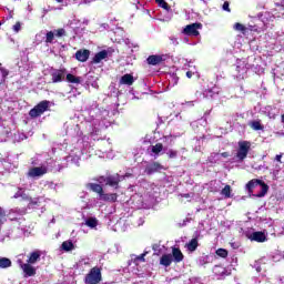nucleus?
<instances>
[{
    "label": "nucleus",
    "mask_w": 284,
    "mask_h": 284,
    "mask_svg": "<svg viewBox=\"0 0 284 284\" xmlns=\"http://www.w3.org/2000/svg\"><path fill=\"white\" fill-rule=\"evenodd\" d=\"M90 119L87 120L83 125H85L87 131L91 134L93 141H97V134H99L100 130L108 128L110 122L108 121V116H110V111L101 110L99 108H94L89 112Z\"/></svg>",
    "instance_id": "1"
},
{
    "label": "nucleus",
    "mask_w": 284,
    "mask_h": 284,
    "mask_svg": "<svg viewBox=\"0 0 284 284\" xmlns=\"http://www.w3.org/2000/svg\"><path fill=\"white\" fill-rule=\"evenodd\" d=\"M246 190H247L250 196H254L255 199H263V196H265V194H267L270 186L261 180H251L246 184Z\"/></svg>",
    "instance_id": "2"
},
{
    "label": "nucleus",
    "mask_w": 284,
    "mask_h": 284,
    "mask_svg": "<svg viewBox=\"0 0 284 284\" xmlns=\"http://www.w3.org/2000/svg\"><path fill=\"white\" fill-rule=\"evenodd\" d=\"M252 68V64L247 61V59H239L235 63V78L239 81H243V79H247V72Z\"/></svg>",
    "instance_id": "3"
},
{
    "label": "nucleus",
    "mask_w": 284,
    "mask_h": 284,
    "mask_svg": "<svg viewBox=\"0 0 284 284\" xmlns=\"http://www.w3.org/2000/svg\"><path fill=\"white\" fill-rule=\"evenodd\" d=\"M250 150H252V142L240 141L237 143V151L235 155L236 161H239L240 163L245 161V159H247V154H250Z\"/></svg>",
    "instance_id": "4"
},
{
    "label": "nucleus",
    "mask_w": 284,
    "mask_h": 284,
    "mask_svg": "<svg viewBox=\"0 0 284 284\" xmlns=\"http://www.w3.org/2000/svg\"><path fill=\"white\" fill-rule=\"evenodd\" d=\"M50 110V101L44 100L38 103L33 109L30 110L29 115L31 119H37L41 116L44 112H48Z\"/></svg>",
    "instance_id": "5"
},
{
    "label": "nucleus",
    "mask_w": 284,
    "mask_h": 284,
    "mask_svg": "<svg viewBox=\"0 0 284 284\" xmlns=\"http://www.w3.org/2000/svg\"><path fill=\"white\" fill-rule=\"evenodd\" d=\"M199 30H203V24L200 22L187 24L183 28L182 34H185V37H199L201 32Z\"/></svg>",
    "instance_id": "6"
},
{
    "label": "nucleus",
    "mask_w": 284,
    "mask_h": 284,
    "mask_svg": "<svg viewBox=\"0 0 284 284\" xmlns=\"http://www.w3.org/2000/svg\"><path fill=\"white\" fill-rule=\"evenodd\" d=\"M100 281H102L101 268L97 266L91 268L84 278L87 284H99Z\"/></svg>",
    "instance_id": "7"
},
{
    "label": "nucleus",
    "mask_w": 284,
    "mask_h": 284,
    "mask_svg": "<svg viewBox=\"0 0 284 284\" xmlns=\"http://www.w3.org/2000/svg\"><path fill=\"white\" fill-rule=\"evenodd\" d=\"M81 156H83V150L81 148H74L71 150L69 156H67V163H71V165H77V168H79Z\"/></svg>",
    "instance_id": "8"
},
{
    "label": "nucleus",
    "mask_w": 284,
    "mask_h": 284,
    "mask_svg": "<svg viewBox=\"0 0 284 284\" xmlns=\"http://www.w3.org/2000/svg\"><path fill=\"white\" fill-rule=\"evenodd\" d=\"M18 263L27 278L37 274V267H34V264H30L29 262L23 263L21 260H18Z\"/></svg>",
    "instance_id": "9"
},
{
    "label": "nucleus",
    "mask_w": 284,
    "mask_h": 284,
    "mask_svg": "<svg viewBox=\"0 0 284 284\" xmlns=\"http://www.w3.org/2000/svg\"><path fill=\"white\" fill-rule=\"evenodd\" d=\"M13 199H22V201H29V207H34V205H39V199H30L23 189H19L17 193L13 195Z\"/></svg>",
    "instance_id": "10"
},
{
    "label": "nucleus",
    "mask_w": 284,
    "mask_h": 284,
    "mask_svg": "<svg viewBox=\"0 0 284 284\" xmlns=\"http://www.w3.org/2000/svg\"><path fill=\"white\" fill-rule=\"evenodd\" d=\"M44 174H48V166H34L28 171V176H30V179H40V176H43Z\"/></svg>",
    "instance_id": "11"
},
{
    "label": "nucleus",
    "mask_w": 284,
    "mask_h": 284,
    "mask_svg": "<svg viewBox=\"0 0 284 284\" xmlns=\"http://www.w3.org/2000/svg\"><path fill=\"white\" fill-rule=\"evenodd\" d=\"M65 69H53L51 71V81L52 83H61V81H65Z\"/></svg>",
    "instance_id": "12"
},
{
    "label": "nucleus",
    "mask_w": 284,
    "mask_h": 284,
    "mask_svg": "<svg viewBox=\"0 0 284 284\" xmlns=\"http://www.w3.org/2000/svg\"><path fill=\"white\" fill-rule=\"evenodd\" d=\"M219 94V88L213 87L211 89H205L203 92L196 91V99H214V95Z\"/></svg>",
    "instance_id": "13"
},
{
    "label": "nucleus",
    "mask_w": 284,
    "mask_h": 284,
    "mask_svg": "<svg viewBox=\"0 0 284 284\" xmlns=\"http://www.w3.org/2000/svg\"><path fill=\"white\" fill-rule=\"evenodd\" d=\"M123 179H125V176L119 175V173L108 175L106 185H109L110 187H114L115 190H119V183H121Z\"/></svg>",
    "instance_id": "14"
},
{
    "label": "nucleus",
    "mask_w": 284,
    "mask_h": 284,
    "mask_svg": "<svg viewBox=\"0 0 284 284\" xmlns=\"http://www.w3.org/2000/svg\"><path fill=\"white\" fill-rule=\"evenodd\" d=\"M250 241H255V243H265L267 241V234L263 231H255L248 234Z\"/></svg>",
    "instance_id": "15"
},
{
    "label": "nucleus",
    "mask_w": 284,
    "mask_h": 284,
    "mask_svg": "<svg viewBox=\"0 0 284 284\" xmlns=\"http://www.w3.org/2000/svg\"><path fill=\"white\" fill-rule=\"evenodd\" d=\"M42 254H43V252H41L39 250H34V251L30 252L27 256V263H29L31 265H37V263H39V261H41Z\"/></svg>",
    "instance_id": "16"
},
{
    "label": "nucleus",
    "mask_w": 284,
    "mask_h": 284,
    "mask_svg": "<svg viewBox=\"0 0 284 284\" xmlns=\"http://www.w3.org/2000/svg\"><path fill=\"white\" fill-rule=\"evenodd\" d=\"M163 170H165V166H163L161 163L159 162H152L149 165H146L145 168V174H155V172H163Z\"/></svg>",
    "instance_id": "17"
},
{
    "label": "nucleus",
    "mask_w": 284,
    "mask_h": 284,
    "mask_svg": "<svg viewBox=\"0 0 284 284\" xmlns=\"http://www.w3.org/2000/svg\"><path fill=\"white\" fill-rule=\"evenodd\" d=\"M148 152L151 154V156H154V159H159V156H161V154L164 152L163 144L156 143L151 145L149 146Z\"/></svg>",
    "instance_id": "18"
},
{
    "label": "nucleus",
    "mask_w": 284,
    "mask_h": 284,
    "mask_svg": "<svg viewBox=\"0 0 284 284\" xmlns=\"http://www.w3.org/2000/svg\"><path fill=\"white\" fill-rule=\"evenodd\" d=\"M116 199H119V195L116 193H105L103 191L99 197L100 201H105L106 203H116Z\"/></svg>",
    "instance_id": "19"
},
{
    "label": "nucleus",
    "mask_w": 284,
    "mask_h": 284,
    "mask_svg": "<svg viewBox=\"0 0 284 284\" xmlns=\"http://www.w3.org/2000/svg\"><path fill=\"white\" fill-rule=\"evenodd\" d=\"M213 273L215 276H217V278H225V276L230 275V272H227V270L222 265H215L213 267Z\"/></svg>",
    "instance_id": "20"
},
{
    "label": "nucleus",
    "mask_w": 284,
    "mask_h": 284,
    "mask_svg": "<svg viewBox=\"0 0 284 284\" xmlns=\"http://www.w3.org/2000/svg\"><path fill=\"white\" fill-rule=\"evenodd\" d=\"M145 256H148V251H144L141 255H132L129 265H139L140 263H145Z\"/></svg>",
    "instance_id": "21"
},
{
    "label": "nucleus",
    "mask_w": 284,
    "mask_h": 284,
    "mask_svg": "<svg viewBox=\"0 0 284 284\" xmlns=\"http://www.w3.org/2000/svg\"><path fill=\"white\" fill-rule=\"evenodd\" d=\"M75 59L81 61V63H85L88 59H90V50H79L75 52Z\"/></svg>",
    "instance_id": "22"
},
{
    "label": "nucleus",
    "mask_w": 284,
    "mask_h": 284,
    "mask_svg": "<svg viewBox=\"0 0 284 284\" xmlns=\"http://www.w3.org/2000/svg\"><path fill=\"white\" fill-rule=\"evenodd\" d=\"M174 263H181L184 258L183 252H181V248L173 247L172 254H171Z\"/></svg>",
    "instance_id": "23"
},
{
    "label": "nucleus",
    "mask_w": 284,
    "mask_h": 284,
    "mask_svg": "<svg viewBox=\"0 0 284 284\" xmlns=\"http://www.w3.org/2000/svg\"><path fill=\"white\" fill-rule=\"evenodd\" d=\"M120 85H132L134 83V77L130 73H126L121 77Z\"/></svg>",
    "instance_id": "24"
},
{
    "label": "nucleus",
    "mask_w": 284,
    "mask_h": 284,
    "mask_svg": "<svg viewBox=\"0 0 284 284\" xmlns=\"http://www.w3.org/2000/svg\"><path fill=\"white\" fill-rule=\"evenodd\" d=\"M65 81L68 83H73L74 85H79V83H81L83 81V79L81 77H77L72 73H67Z\"/></svg>",
    "instance_id": "25"
},
{
    "label": "nucleus",
    "mask_w": 284,
    "mask_h": 284,
    "mask_svg": "<svg viewBox=\"0 0 284 284\" xmlns=\"http://www.w3.org/2000/svg\"><path fill=\"white\" fill-rule=\"evenodd\" d=\"M172 254H164L160 258V265H163V267H170L172 265Z\"/></svg>",
    "instance_id": "26"
},
{
    "label": "nucleus",
    "mask_w": 284,
    "mask_h": 284,
    "mask_svg": "<svg viewBox=\"0 0 284 284\" xmlns=\"http://www.w3.org/2000/svg\"><path fill=\"white\" fill-rule=\"evenodd\" d=\"M82 225H87V227H90L91 230H97V226L99 225V220L97 217H88L84 220V223Z\"/></svg>",
    "instance_id": "27"
},
{
    "label": "nucleus",
    "mask_w": 284,
    "mask_h": 284,
    "mask_svg": "<svg viewBox=\"0 0 284 284\" xmlns=\"http://www.w3.org/2000/svg\"><path fill=\"white\" fill-rule=\"evenodd\" d=\"M103 59H108V51L102 50L93 57V63H101Z\"/></svg>",
    "instance_id": "28"
},
{
    "label": "nucleus",
    "mask_w": 284,
    "mask_h": 284,
    "mask_svg": "<svg viewBox=\"0 0 284 284\" xmlns=\"http://www.w3.org/2000/svg\"><path fill=\"white\" fill-rule=\"evenodd\" d=\"M210 263H212V257H210V255H202L197 260V265L201 267H205V265H210Z\"/></svg>",
    "instance_id": "29"
},
{
    "label": "nucleus",
    "mask_w": 284,
    "mask_h": 284,
    "mask_svg": "<svg viewBox=\"0 0 284 284\" xmlns=\"http://www.w3.org/2000/svg\"><path fill=\"white\" fill-rule=\"evenodd\" d=\"M88 187H89V190H92V192H95V194H98L99 196H101V194L103 192V186H101L100 184H97V183H89Z\"/></svg>",
    "instance_id": "30"
},
{
    "label": "nucleus",
    "mask_w": 284,
    "mask_h": 284,
    "mask_svg": "<svg viewBox=\"0 0 284 284\" xmlns=\"http://www.w3.org/2000/svg\"><path fill=\"white\" fill-rule=\"evenodd\" d=\"M146 61L149 65H159L163 61V58L161 55H150Z\"/></svg>",
    "instance_id": "31"
},
{
    "label": "nucleus",
    "mask_w": 284,
    "mask_h": 284,
    "mask_svg": "<svg viewBox=\"0 0 284 284\" xmlns=\"http://www.w3.org/2000/svg\"><path fill=\"white\" fill-rule=\"evenodd\" d=\"M186 250L189 252H196V247H199V240L197 239H192L186 245Z\"/></svg>",
    "instance_id": "32"
},
{
    "label": "nucleus",
    "mask_w": 284,
    "mask_h": 284,
    "mask_svg": "<svg viewBox=\"0 0 284 284\" xmlns=\"http://www.w3.org/2000/svg\"><path fill=\"white\" fill-rule=\"evenodd\" d=\"M12 267V261L8 257H0V270H8Z\"/></svg>",
    "instance_id": "33"
},
{
    "label": "nucleus",
    "mask_w": 284,
    "mask_h": 284,
    "mask_svg": "<svg viewBox=\"0 0 284 284\" xmlns=\"http://www.w3.org/2000/svg\"><path fill=\"white\" fill-rule=\"evenodd\" d=\"M61 247L64 252H72L74 250V243L72 241H64Z\"/></svg>",
    "instance_id": "34"
},
{
    "label": "nucleus",
    "mask_w": 284,
    "mask_h": 284,
    "mask_svg": "<svg viewBox=\"0 0 284 284\" xmlns=\"http://www.w3.org/2000/svg\"><path fill=\"white\" fill-rule=\"evenodd\" d=\"M222 196H225V199L232 197V186L225 185L224 189L221 191Z\"/></svg>",
    "instance_id": "35"
},
{
    "label": "nucleus",
    "mask_w": 284,
    "mask_h": 284,
    "mask_svg": "<svg viewBox=\"0 0 284 284\" xmlns=\"http://www.w3.org/2000/svg\"><path fill=\"white\" fill-rule=\"evenodd\" d=\"M23 236V229H13L11 232V239H21Z\"/></svg>",
    "instance_id": "36"
},
{
    "label": "nucleus",
    "mask_w": 284,
    "mask_h": 284,
    "mask_svg": "<svg viewBox=\"0 0 284 284\" xmlns=\"http://www.w3.org/2000/svg\"><path fill=\"white\" fill-rule=\"evenodd\" d=\"M155 3L159 6V8L170 11V4H168V2H165V0H155Z\"/></svg>",
    "instance_id": "37"
},
{
    "label": "nucleus",
    "mask_w": 284,
    "mask_h": 284,
    "mask_svg": "<svg viewBox=\"0 0 284 284\" xmlns=\"http://www.w3.org/2000/svg\"><path fill=\"white\" fill-rule=\"evenodd\" d=\"M179 83V77L176 74L169 75V85L174 87Z\"/></svg>",
    "instance_id": "38"
},
{
    "label": "nucleus",
    "mask_w": 284,
    "mask_h": 284,
    "mask_svg": "<svg viewBox=\"0 0 284 284\" xmlns=\"http://www.w3.org/2000/svg\"><path fill=\"white\" fill-rule=\"evenodd\" d=\"M54 33L52 31L47 32L45 43H54Z\"/></svg>",
    "instance_id": "39"
},
{
    "label": "nucleus",
    "mask_w": 284,
    "mask_h": 284,
    "mask_svg": "<svg viewBox=\"0 0 284 284\" xmlns=\"http://www.w3.org/2000/svg\"><path fill=\"white\" fill-rule=\"evenodd\" d=\"M215 254L220 256V258H226L227 256V250L225 248H217Z\"/></svg>",
    "instance_id": "40"
},
{
    "label": "nucleus",
    "mask_w": 284,
    "mask_h": 284,
    "mask_svg": "<svg viewBox=\"0 0 284 284\" xmlns=\"http://www.w3.org/2000/svg\"><path fill=\"white\" fill-rule=\"evenodd\" d=\"M166 155L169 156V159H176L179 156V151L171 149L166 151Z\"/></svg>",
    "instance_id": "41"
},
{
    "label": "nucleus",
    "mask_w": 284,
    "mask_h": 284,
    "mask_svg": "<svg viewBox=\"0 0 284 284\" xmlns=\"http://www.w3.org/2000/svg\"><path fill=\"white\" fill-rule=\"evenodd\" d=\"M251 128H252L253 130H263V125H261V121H253V122L251 123Z\"/></svg>",
    "instance_id": "42"
},
{
    "label": "nucleus",
    "mask_w": 284,
    "mask_h": 284,
    "mask_svg": "<svg viewBox=\"0 0 284 284\" xmlns=\"http://www.w3.org/2000/svg\"><path fill=\"white\" fill-rule=\"evenodd\" d=\"M78 6H90L95 0H74Z\"/></svg>",
    "instance_id": "43"
},
{
    "label": "nucleus",
    "mask_w": 284,
    "mask_h": 284,
    "mask_svg": "<svg viewBox=\"0 0 284 284\" xmlns=\"http://www.w3.org/2000/svg\"><path fill=\"white\" fill-rule=\"evenodd\" d=\"M233 28L237 32H245V26H243L242 23L236 22Z\"/></svg>",
    "instance_id": "44"
},
{
    "label": "nucleus",
    "mask_w": 284,
    "mask_h": 284,
    "mask_svg": "<svg viewBox=\"0 0 284 284\" xmlns=\"http://www.w3.org/2000/svg\"><path fill=\"white\" fill-rule=\"evenodd\" d=\"M54 36L58 38L65 37V29H58L53 31Z\"/></svg>",
    "instance_id": "45"
},
{
    "label": "nucleus",
    "mask_w": 284,
    "mask_h": 284,
    "mask_svg": "<svg viewBox=\"0 0 284 284\" xmlns=\"http://www.w3.org/2000/svg\"><path fill=\"white\" fill-rule=\"evenodd\" d=\"M9 72L6 70V68H0V78L1 81H6V78L8 77Z\"/></svg>",
    "instance_id": "46"
},
{
    "label": "nucleus",
    "mask_w": 284,
    "mask_h": 284,
    "mask_svg": "<svg viewBox=\"0 0 284 284\" xmlns=\"http://www.w3.org/2000/svg\"><path fill=\"white\" fill-rule=\"evenodd\" d=\"M14 212L17 214H19L20 216H23V214H26V209H16V210H11L10 214H14Z\"/></svg>",
    "instance_id": "47"
},
{
    "label": "nucleus",
    "mask_w": 284,
    "mask_h": 284,
    "mask_svg": "<svg viewBox=\"0 0 284 284\" xmlns=\"http://www.w3.org/2000/svg\"><path fill=\"white\" fill-rule=\"evenodd\" d=\"M169 40L171 41L172 45H179V38H176L175 36H170Z\"/></svg>",
    "instance_id": "48"
},
{
    "label": "nucleus",
    "mask_w": 284,
    "mask_h": 284,
    "mask_svg": "<svg viewBox=\"0 0 284 284\" xmlns=\"http://www.w3.org/2000/svg\"><path fill=\"white\" fill-rule=\"evenodd\" d=\"M195 74H196V67H193V70H189L186 72L187 79H192V77L195 75Z\"/></svg>",
    "instance_id": "49"
},
{
    "label": "nucleus",
    "mask_w": 284,
    "mask_h": 284,
    "mask_svg": "<svg viewBox=\"0 0 284 284\" xmlns=\"http://www.w3.org/2000/svg\"><path fill=\"white\" fill-rule=\"evenodd\" d=\"M215 159H221L223 156L224 159H227L230 156V153L223 152V153H214Z\"/></svg>",
    "instance_id": "50"
},
{
    "label": "nucleus",
    "mask_w": 284,
    "mask_h": 284,
    "mask_svg": "<svg viewBox=\"0 0 284 284\" xmlns=\"http://www.w3.org/2000/svg\"><path fill=\"white\" fill-rule=\"evenodd\" d=\"M13 32H21V22H17L13 27H12Z\"/></svg>",
    "instance_id": "51"
},
{
    "label": "nucleus",
    "mask_w": 284,
    "mask_h": 284,
    "mask_svg": "<svg viewBox=\"0 0 284 284\" xmlns=\"http://www.w3.org/2000/svg\"><path fill=\"white\" fill-rule=\"evenodd\" d=\"M3 219H6V212L0 207V225H3Z\"/></svg>",
    "instance_id": "52"
},
{
    "label": "nucleus",
    "mask_w": 284,
    "mask_h": 284,
    "mask_svg": "<svg viewBox=\"0 0 284 284\" xmlns=\"http://www.w3.org/2000/svg\"><path fill=\"white\" fill-rule=\"evenodd\" d=\"M97 181L98 183H105L108 185V176H99Z\"/></svg>",
    "instance_id": "53"
},
{
    "label": "nucleus",
    "mask_w": 284,
    "mask_h": 284,
    "mask_svg": "<svg viewBox=\"0 0 284 284\" xmlns=\"http://www.w3.org/2000/svg\"><path fill=\"white\" fill-rule=\"evenodd\" d=\"M222 10H224L225 12H231L230 2L225 1L222 6Z\"/></svg>",
    "instance_id": "54"
},
{
    "label": "nucleus",
    "mask_w": 284,
    "mask_h": 284,
    "mask_svg": "<svg viewBox=\"0 0 284 284\" xmlns=\"http://www.w3.org/2000/svg\"><path fill=\"white\" fill-rule=\"evenodd\" d=\"M7 236H10V235H6V234L0 233V243H3V241H6Z\"/></svg>",
    "instance_id": "55"
},
{
    "label": "nucleus",
    "mask_w": 284,
    "mask_h": 284,
    "mask_svg": "<svg viewBox=\"0 0 284 284\" xmlns=\"http://www.w3.org/2000/svg\"><path fill=\"white\" fill-rule=\"evenodd\" d=\"M184 105H189L190 108H193L194 101H187L184 103Z\"/></svg>",
    "instance_id": "56"
},
{
    "label": "nucleus",
    "mask_w": 284,
    "mask_h": 284,
    "mask_svg": "<svg viewBox=\"0 0 284 284\" xmlns=\"http://www.w3.org/2000/svg\"><path fill=\"white\" fill-rule=\"evenodd\" d=\"M281 159H283V155L282 154H277L275 156V161H277L278 163H281Z\"/></svg>",
    "instance_id": "57"
},
{
    "label": "nucleus",
    "mask_w": 284,
    "mask_h": 284,
    "mask_svg": "<svg viewBox=\"0 0 284 284\" xmlns=\"http://www.w3.org/2000/svg\"><path fill=\"white\" fill-rule=\"evenodd\" d=\"M91 85H92V88H95V90H99V83L93 82Z\"/></svg>",
    "instance_id": "58"
},
{
    "label": "nucleus",
    "mask_w": 284,
    "mask_h": 284,
    "mask_svg": "<svg viewBox=\"0 0 284 284\" xmlns=\"http://www.w3.org/2000/svg\"><path fill=\"white\" fill-rule=\"evenodd\" d=\"M164 141H166V142L170 141L171 142L172 141V136H170V135L164 136Z\"/></svg>",
    "instance_id": "59"
},
{
    "label": "nucleus",
    "mask_w": 284,
    "mask_h": 284,
    "mask_svg": "<svg viewBox=\"0 0 284 284\" xmlns=\"http://www.w3.org/2000/svg\"><path fill=\"white\" fill-rule=\"evenodd\" d=\"M153 251H154V252H158V251H159V244H154V245H153Z\"/></svg>",
    "instance_id": "60"
},
{
    "label": "nucleus",
    "mask_w": 284,
    "mask_h": 284,
    "mask_svg": "<svg viewBox=\"0 0 284 284\" xmlns=\"http://www.w3.org/2000/svg\"><path fill=\"white\" fill-rule=\"evenodd\" d=\"M270 119H276V114L268 113Z\"/></svg>",
    "instance_id": "61"
},
{
    "label": "nucleus",
    "mask_w": 284,
    "mask_h": 284,
    "mask_svg": "<svg viewBox=\"0 0 284 284\" xmlns=\"http://www.w3.org/2000/svg\"><path fill=\"white\" fill-rule=\"evenodd\" d=\"M191 283H199V278H192Z\"/></svg>",
    "instance_id": "62"
},
{
    "label": "nucleus",
    "mask_w": 284,
    "mask_h": 284,
    "mask_svg": "<svg viewBox=\"0 0 284 284\" xmlns=\"http://www.w3.org/2000/svg\"><path fill=\"white\" fill-rule=\"evenodd\" d=\"M187 68H190V62H186V64H184V70H187Z\"/></svg>",
    "instance_id": "63"
},
{
    "label": "nucleus",
    "mask_w": 284,
    "mask_h": 284,
    "mask_svg": "<svg viewBox=\"0 0 284 284\" xmlns=\"http://www.w3.org/2000/svg\"><path fill=\"white\" fill-rule=\"evenodd\" d=\"M184 199H190V194H183Z\"/></svg>",
    "instance_id": "64"
}]
</instances>
